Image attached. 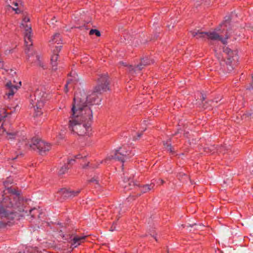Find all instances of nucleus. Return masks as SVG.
I'll list each match as a JSON object with an SVG mask.
<instances>
[{"label":"nucleus","mask_w":253,"mask_h":253,"mask_svg":"<svg viewBox=\"0 0 253 253\" xmlns=\"http://www.w3.org/2000/svg\"><path fill=\"white\" fill-rule=\"evenodd\" d=\"M109 81L106 75H102L97 80V84L93 91L84 90L76 93L69 118L68 128L74 134L79 136L88 135L91 131L93 117L90 106L100 101L98 94L109 89Z\"/></svg>","instance_id":"nucleus-1"},{"label":"nucleus","mask_w":253,"mask_h":253,"mask_svg":"<svg viewBox=\"0 0 253 253\" xmlns=\"http://www.w3.org/2000/svg\"><path fill=\"white\" fill-rule=\"evenodd\" d=\"M4 195H2V199L0 206V227L4 226L8 224L9 220H12L16 216V212L9 210L10 207H16L19 212H23L21 216L25 215L27 211L20 208L23 204V200L20 196L19 192L15 188L8 187L4 191Z\"/></svg>","instance_id":"nucleus-2"},{"label":"nucleus","mask_w":253,"mask_h":253,"mask_svg":"<svg viewBox=\"0 0 253 253\" xmlns=\"http://www.w3.org/2000/svg\"><path fill=\"white\" fill-rule=\"evenodd\" d=\"M26 149L37 150L41 155H44L50 149V145L45 141L37 138H33L30 141L23 140L21 142Z\"/></svg>","instance_id":"nucleus-3"},{"label":"nucleus","mask_w":253,"mask_h":253,"mask_svg":"<svg viewBox=\"0 0 253 253\" xmlns=\"http://www.w3.org/2000/svg\"><path fill=\"white\" fill-rule=\"evenodd\" d=\"M30 21L29 17L25 16L23 18L22 22L21 24L25 30L24 32V40L26 45V53L28 57L33 55V52L31 50V46L32 45V27L30 24H28V22Z\"/></svg>","instance_id":"nucleus-4"},{"label":"nucleus","mask_w":253,"mask_h":253,"mask_svg":"<svg viewBox=\"0 0 253 253\" xmlns=\"http://www.w3.org/2000/svg\"><path fill=\"white\" fill-rule=\"evenodd\" d=\"M46 98V94L44 91L39 89H37L35 91L34 95L31 96L30 104L32 107L34 108L36 116H40L42 114L39 109H41L43 107Z\"/></svg>","instance_id":"nucleus-5"},{"label":"nucleus","mask_w":253,"mask_h":253,"mask_svg":"<svg viewBox=\"0 0 253 253\" xmlns=\"http://www.w3.org/2000/svg\"><path fill=\"white\" fill-rule=\"evenodd\" d=\"M220 34V29H216L215 31L207 32V38L212 41H220L225 44L227 43L226 40L228 38L233 36V38L236 40L238 37L241 36L240 33L238 34V32H235V30L232 29H228L227 31L224 39L221 37Z\"/></svg>","instance_id":"nucleus-6"},{"label":"nucleus","mask_w":253,"mask_h":253,"mask_svg":"<svg viewBox=\"0 0 253 253\" xmlns=\"http://www.w3.org/2000/svg\"><path fill=\"white\" fill-rule=\"evenodd\" d=\"M223 52L226 55V60L224 62L227 65L229 71L233 69V65L238 60V56L236 50H232L228 47H223Z\"/></svg>","instance_id":"nucleus-7"},{"label":"nucleus","mask_w":253,"mask_h":253,"mask_svg":"<svg viewBox=\"0 0 253 253\" xmlns=\"http://www.w3.org/2000/svg\"><path fill=\"white\" fill-rule=\"evenodd\" d=\"M129 153L125 150V149L120 148L119 149L112 152L111 154L104 161L106 162L108 160L115 159L124 163L127 159L131 157V156H129Z\"/></svg>","instance_id":"nucleus-8"},{"label":"nucleus","mask_w":253,"mask_h":253,"mask_svg":"<svg viewBox=\"0 0 253 253\" xmlns=\"http://www.w3.org/2000/svg\"><path fill=\"white\" fill-rule=\"evenodd\" d=\"M5 116H2L0 114V135L3 134L4 132L7 134V139L15 138L17 136V134L14 133L10 126L3 124L2 119Z\"/></svg>","instance_id":"nucleus-9"},{"label":"nucleus","mask_w":253,"mask_h":253,"mask_svg":"<svg viewBox=\"0 0 253 253\" xmlns=\"http://www.w3.org/2000/svg\"><path fill=\"white\" fill-rule=\"evenodd\" d=\"M80 192V190L72 191L66 188L61 189L57 193V196L61 199H66L77 196Z\"/></svg>","instance_id":"nucleus-10"},{"label":"nucleus","mask_w":253,"mask_h":253,"mask_svg":"<svg viewBox=\"0 0 253 253\" xmlns=\"http://www.w3.org/2000/svg\"><path fill=\"white\" fill-rule=\"evenodd\" d=\"M151 64V61L148 58H143L141 60L139 64L137 66L133 67L131 65L128 66L129 71L132 73L138 71H141L144 67L149 65Z\"/></svg>","instance_id":"nucleus-11"},{"label":"nucleus","mask_w":253,"mask_h":253,"mask_svg":"<svg viewBox=\"0 0 253 253\" xmlns=\"http://www.w3.org/2000/svg\"><path fill=\"white\" fill-rule=\"evenodd\" d=\"M18 85H12V83L10 82H8L6 84V87L7 88V92L6 94L9 98L10 96H13V95L16 92L18 88H20L21 85V82H19Z\"/></svg>","instance_id":"nucleus-12"},{"label":"nucleus","mask_w":253,"mask_h":253,"mask_svg":"<svg viewBox=\"0 0 253 253\" xmlns=\"http://www.w3.org/2000/svg\"><path fill=\"white\" fill-rule=\"evenodd\" d=\"M61 45L56 47V49L54 50L53 54L51 57V63L52 66V70H56L57 69V61L58 59V52L61 50Z\"/></svg>","instance_id":"nucleus-13"},{"label":"nucleus","mask_w":253,"mask_h":253,"mask_svg":"<svg viewBox=\"0 0 253 253\" xmlns=\"http://www.w3.org/2000/svg\"><path fill=\"white\" fill-rule=\"evenodd\" d=\"M85 236H75L72 240L71 247L73 248L77 247L82 243L84 242Z\"/></svg>","instance_id":"nucleus-14"},{"label":"nucleus","mask_w":253,"mask_h":253,"mask_svg":"<svg viewBox=\"0 0 253 253\" xmlns=\"http://www.w3.org/2000/svg\"><path fill=\"white\" fill-rule=\"evenodd\" d=\"M191 33L193 37L203 39L207 38V32H202L200 30L195 29L194 31H191Z\"/></svg>","instance_id":"nucleus-15"},{"label":"nucleus","mask_w":253,"mask_h":253,"mask_svg":"<svg viewBox=\"0 0 253 253\" xmlns=\"http://www.w3.org/2000/svg\"><path fill=\"white\" fill-rule=\"evenodd\" d=\"M123 182V183L122 185L126 190L130 189L135 185L134 182L128 178H124Z\"/></svg>","instance_id":"nucleus-16"},{"label":"nucleus","mask_w":253,"mask_h":253,"mask_svg":"<svg viewBox=\"0 0 253 253\" xmlns=\"http://www.w3.org/2000/svg\"><path fill=\"white\" fill-rule=\"evenodd\" d=\"M61 38L60 34L59 33H56L52 36L51 40H50L49 42L51 43H57V44H59L61 43Z\"/></svg>","instance_id":"nucleus-17"},{"label":"nucleus","mask_w":253,"mask_h":253,"mask_svg":"<svg viewBox=\"0 0 253 253\" xmlns=\"http://www.w3.org/2000/svg\"><path fill=\"white\" fill-rule=\"evenodd\" d=\"M13 4L16 7H12V10L15 11L16 13H20L21 12V7L23 6V2L21 1L14 2Z\"/></svg>","instance_id":"nucleus-18"},{"label":"nucleus","mask_w":253,"mask_h":253,"mask_svg":"<svg viewBox=\"0 0 253 253\" xmlns=\"http://www.w3.org/2000/svg\"><path fill=\"white\" fill-rule=\"evenodd\" d=\"M154 186V184L153 183H151L150 184H147L144 185L142 188H141V191L143 193H146L151 189H152Z\"/></svg>","instance_id":"nucleus-19"},{"label":"nucleus","mask_w":253,"mask_h":253,"mask_svg":"<svg viewBox=\"0 0 253 253\" xmlns=\"http://www.w3.org/2000/svg\"><path fill=\"white\" fill-rule=\"evenodd\" d=\"M77 81H78V79L76 78V77H74V79H69L68 80L66 84L65 85V88H64L65 92L67 93L69 89H68V87L69 85H70V84H71V83L72 82H77Z\"/></svg>","instance_id":"nucleus-20"},{"label":"nucleus","mask_w":253,"mask_h":253,"mask_svg":"<svg viewBox=\"0 0 253 253\" xmlns=\"http://www.w3.org/2000/svg\"><path fill=\"white\" fill-rule=\"evenodd\" d=\"M187 227L190 228L194 227L193 230L195 231L197 230L201 229L204 227V225L201 224H198L197 223H193L191 224H189L187 226Z\"/></svg>","instance_id":"nucleus-21"},{"label":"nucleus","mask_w":253,"mask_h":253,"mask_svg":"<svg viewBox=\"0 0 253 253\" xmlns=\"http://www.w3.org/2000/svg\"><path fill=\"white\" fill-rule=\"evenodd\" d=\"M68 169H69V168L68 167V166L67 165V164H64V165L63 166H62V167H60V168L58 171L59 174L62 175V174H64Z\"/></svg>","instance_id":"nucleus-22"},{"label":"nucleus","mask_w":253,"mask_h":253,"mask_svg":"<svg viewBox=\"0 0 253 253\" xmlns=\"http://www.w3.org/2000/svg\"><path fill=\"white\" fill-rule=\"evenodd\" d=\"M165 148L169 152H173L172 148L171 146V144L169 143L168 141L163 142Z\"/></svg>","instance_id":"nucleus-23"},{"label":"nucleus","mask_w":253,"mask_h":253,"mask_svg":"<svg viewBox=\"0 0 253 253\" xmlns=\"http://www.w3.org/2000/svg\"><path fill=\"white\" fill-rule=\"evenodd\" d=\"M100 181V177L98 175H95L93 177H92L91 179L89 180V182H95V183L97 185H99V181Z\"/></svg>","instance_id":"nucleus-24"},{"label":"nucleus","mask_w":253,"mask_h":253,"mask_svg":"<svg viewBox=\"0 0 253 253\" xmlns=\"http://www.w3.org/2000/svg\"><path fill=\"white\" fill-rule=\"evenodd\" d=\"M96 35L97 37L100 36V32L96 30V29H91L89 31V35Z\"/></svg>","instance_id":"nucleus-25"},{"label":"nucleus","mask_w":253,"mask_h":253,"mask_svg":"<svg viewBox=\"0 0 253 253\" xmlns=\"http://www.w3.org/2000/svg\"><path fill=\"white\" fill-rule=\"evenodd\" d=\"M122 207L121 206V205L120 204L118 207H115V209L114 210V213L115 214H117V215H118V214H120V212L122 211Z\"/></svg>","instance_id":"nucleus-26"},{"label":"nucleus","mask_w":253,"mask_h":253,"mask_svg":"<svg viewBox=\"0 0 253 253\" xmlns=\"http://www.w3.org/2000/svg\"><path fill=\"white\" fill-rule=\"evenodd\" d=\"M6 71L8 72V73L10 74L12 76H13V75L16 74L15 71H14V70H13L11 69H9V70H6Z\"/></svg>","instance_id":"nucleus-27"},{"label":"nucleus","mask_w":253,"mask_h":253,"mask_svg":"<svg viewBox=\"0 0 253 253\" xmlns=\"http://www.w3.org/2000/svg\"><path fill=\"white\" fill-rule=\"evenodd\" d=\"M36 57H37V60H39V66H42V67H43L42 64L41 62L39 60V56H37Z\"/></svg>","instance_id":"nucleus-28"},{"label":"nucleus","mask_w":253,"mask_h":253,"mask_svg":"<svg viewBox=\"0 0 253 253\" xmlns=\"http://www.w3.org/2000/svg\"><path fill=\"white\" fill-rule=\"evenodd\" d=\"M119 64L120 65H122L123 66H126V67L127 66V64L126 63H125V62H123V61L120 62Z\"/></svg>","instance_id":"nucleus-29"},{"label":"nucleus","mask_w":253,"mask_h":253,"mask_svg":"<svg viewBox=\"0 0 253 253\" xmlns=\"http://www.w3.org/2000/svg\"><path fill=\"white\" fill-rule=\"evenodd\" d=\"M75 161V160L74 159H71V160H69L68 161V164L69 165V164H72V163H73V162Z\"/></svg>","instance_id":"nucleus-30"},{"label":"nucleus","mask_w":253,"mask_h":253,"mask_svg":"<svg viewBox=\"0 0 253 253\" xmlns=\"http://www.w3.org/2000/svg\"><path fill=\"white\" fill-rule=\"evenodd\" d=\"M12 50V49H7V50H5V54H8L10 53Z\"/></svg>","instance_id":"nucleus-31"},{"label":"nucleus","mask_w":253,"mask_h":253,"mask_svg":"<svg viewBox=\"0 0 253 253\" xmlns=\"http://www.w3.org/2000/svg\"><path fill=\"white\" fill-rule=\"evenodd\" d=\"M142 132L138 133L137 138H135V139L139 138L142 135Z\"/></svg>","instance_id":"nucleus-32"},{"label":"nucleus","mask_w":253,"mask_h":253,"mask_svg":"<svg viewBox=\"0 0 253 253\" xmlns=\"http://www.w3.org/2000/svg\"><path fill=\"white\" fill-rule=\"evenodd\" d=\"M35 210H36V209H33L30 210V211H29V212H30V214H32V216H34V214H32V211H35Z\"/></svg>","instance_id":"nucleus-33"},{"label":"nucleus","mask_w":253,"mask_h":253,"mask_svg":"<svg viewBox=\"0 0 253 253\" xmlns=\"http://www.w3.org/2000/svg\"><path fill=\"white\" fill-rule=\"evenodd\" d=\"M6 7L7 10H9V9L10 8H12L9 4L7 5Z\"/></svg>","instance_id":"nucleus-34"},{"label":"nucleus","mask_w":253,"mask_h":253,"mask_svg":"<svg viewBox=\"0 0 253 253\" xmlns=\"http://www.w3.org/2000/svg\"><path fill=\"white\" fill-rule=\"evenodd\" d=\"M59 136L60 138H63V134H62L61 133L59 134Z\"/></svg>","instance_id":"nucleus-35"},{"label":"nucleus","mask_w":253,"mask_h":253,"mask_svg":"<svg viewBox=\"0 0 253 253\" xmlns=\"http://www.w3.org/2000/svg\"><path fill=\"white\" fill-rule=\"evenodd\" d=\"M218 150L219 151V152H222V148L221 147H220L219 149H218Z\"/></svg>","instance_id":"nucleus-36"},{"label":"nucleus","mask_w":253,"mask_h":253,"mask_svg":"<svg viewBox=\"0 0 253 253\" xmlns=\"http://www.w3.org/2000/svg\"><path fill=\"white\" fill-rule=\"evenodd\" d=\"M150 235H151L152 237H154L156 241L157 240V239L156 238V237H155L154 235L152 234V233H150Z\"/></svg>","instance_id":"nucleus-37"},{"label":"nucleus","mask_w":253,"mask_h":253,"mask_svg":"<svg viewBox=\"0 0 253 253\" xmlns=\"http://www.w3.org/2000/svg\"><path fill=\"white\" fill-rule=\"evenodd\" d=\"M3 66V64L0 61V68H2Z\"/></svg>","instance_id":"nucleus-38"},{"label":"nucleus","mask_w":253,"mask_h":253,"mask_svg":"<svg viewBox=\"0 0 253 253\" xmlns=\"http://www.w3.org/2000/svg\"><path fill=\"white\" fill-rule=\"evenodd\" d=\"M17 107H18V105H16V106H15V107H14V111H16V108H17Z\"/></svg>","instance_id":"nucleus-39"},{"label":"nucleus","mask_w":253,"mask_h":253,"mask_svg":"<svg viewBox=\"0 0 253 253\" xmlns=\"http://www.w3.org/2000/svg\"><path fill=\"white\" fill-rule=\"evenodd\" d=\"M253 83L252 84V87L253 88V76H252Z\"/></svg>","instance_id":"nucleus-40"},{"label":"nucleus","mask_w":253,"mask_h":253,"mask_svg":"<svg viewBox=\"0 0 253 253\" xmlns=\"http://www.w3.org/2000/svg\"><path fill=\"white\" fill-rule=\"evenodd\" d=\"M80 155H77V156H76V158H77V159H79V158H80Z\"/></svg>","instance_id":"nucleus-41"},{"label":"nucleus","mask_w":253,"mask_h":253,"mask_svg":"<svg viewBox=\"0 0 253 253\" xmlns=\"http://www.w3.org/2000/svg\"><path fill=\"white\" fill-rule=\"evenodd\" d=\"M161 183H164L163 180L161 179Z\"/></svg>","instance_id":"nucleus-42"},{"label":"nucleus","mask_w":253,"mask_h":253,"mask_svg":"<svg viewBox=\"0 0 253 253\" xmlns=\"http://www.w3.org/2000/svg\"><path fill=\"white\" fill-rule=\"evenodd\" d=\"M245 115H246V116L247 115V116H248L249 115H250V116H252V114H246Z\"/></svg>","instance_id":"nucleus-43"},{"label":"nucleus","mask_w":253,"mask_h":253,"mask_svg":"<svg viewBox=\"0 0 253 253\" xmlns=\"http://www.w3.org/2000/svg\"><path fill=\"white\" fill-rule=\"evenodd\" d=\"M197 0V1H204V0Z\"/></svg>","instance_id":"nucleus-44"},{"label":"nucleus","mask_w":253,"mask_h":253,"mask_svg":"<svg viewBox=\"0 0 253 253\" xmlns=\"http://www.w3.org/2000/svg\"><path fill=\"white\" fill-rule=\"evenodd\" d=\"M4 185H6V182H4Z\"/></svg>","instance_id":"nucleus-45"},{"label":"nucleus","mask_w":253,"mask_h":253,"mask_svg":"<svg viewBox=\"0 0 253 253\" xmlns=\"http://www.w3.org/2000/svg\"><path fill=\"white\" fill-rule=\"evenodd\" d=\"M203 100H205V97L204 96H203Z\"/></svg>","instance_id":"nucleus-46"},{"label":"nucleus","mask_w":253,"mask_h":253,"mask_svg":"<svg viewBox=\"0 0 253 253\" xmlns=\"http://www.w3.org/2000/svg\"><path fill=\"white\" fill-rule=\"evenodd\" d=\"M189 230L190 231H192L191 229H189Z\"/></svg>","instance_id":"nucleus-47"},{"label":"nucleus","mask_w":253,"mask_h":253,"mask_svg":"<svg viewBox=\"0 0 253 253\" xmlns=\"http://www.w3.org/2000/svg\"><path fill=\"white\" fill-rule=\"evenodd\" d=\"M252 31H253V27H252Z\"/></svg>","instance_id":"nucleus-48"},{"label":"nucleus","mask_w":253,"mask_h":253,"mask_svg":"<svg viewBox=\"0 0 253 253\" xmlns=\"http://www.w3.org/2000/svg\"><path fill=\"white\" fill-rule=\"evenodd\" d=\"M114 229H111V231H113Z\"/></svg>","instance_id":"nucleus-49"},{"label":"nucleus","mask_w":253,"mask_h":253,"mask_svg":"<svg viewBox=\"0 0 253 253\" xmlns=\"http://www.w3.org/2000/svg\"><path fill=\"white\" fill-rule=\"evenodd\" d=\"M5 2H7L8 0H4Z\"/></svg>","instance_id":"nucleus-50"}]
</instances>
